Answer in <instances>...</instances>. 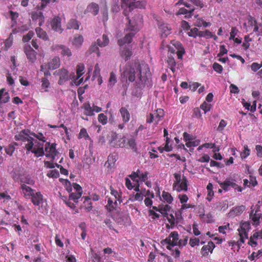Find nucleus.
<instances>
[{
  "label": "nucleus",
  "instance_id": "obj_20",
  "mask_svg": "<svg viewBox=\"0 0 262 262\" xmlns=\"http://www.w3.org/2000/svg\"><path fill=\"white\" fill-rule=\"evenodd\" d=\"M173 45L176 49H177L176 54H177L178 59H182L183 55L185 52L182 44L180 42L176 41Z\"/></svg>",
  "mask_w": 262,
  "mask_h": 262
},
{
  "label": "nucleus",
  "instance_id": "obj_31",
  "mask_svg": "<svg viewBox=\"0 0 262 262\" xmlns=\"http://www.w3.org/2000/svg\"><path fill=\"white\" fill-rule=\"evenodd\" d=\"M32 152L35 154L36 157H41L45 155L43 147L40 145L39 148H33L31 150Z\"/></svg>",
  "mask_w": 262,
  "mask_h": 262
},
{
  "label": "nucleus",
  "instance_id": "obj_26",
  "mask_svg": "<svg viewBox=\"0 0 262 262\" xmlns=\"http://www.w3.org/2000/svg\"><path fill=\"white\" fill-rule=\"evenodd\" d=\"M87 9L93 15H96L99 12V6L96 3H92L88 6Z\"/></svg>",
  "mask_w": 262,
  "mask_h": 262
},
{
  "label": "nucleus",
  "instance_id": "obj_52",
  "mask_svg": "<svg viewBox=\"0 0 262 262\" xmlns=\"http://www.w3.org/2000/svg\"><path fill=\"white\" fill-rule=\"evenodd\" d=\"M34 35V32L33 31H29L28 34L23 37V41L24 42H28L30 40Z\"/></svg>",
  "mask_w": 262,
  "mask_h": 262
},
{
  "label": "nucleus",
  "instance_id": "obj_14",
  "mask_svg": "<svg viewBox=\"0 0 262 262\" xmlns=\"http://www.w3.org/2000/svg\"><path fill=\"white\" fill-rule=\"evenodd\" d=\"M215 247L214 244L212 242H209L207 245L203 246L201 249V253L203 256L208 255V252H212Z\"/></svg>",
  "mask_w": 262,
  "mask_h": 262
},
{
  "label": "nucleus",
  "instance_id": "obj_10",
  "mask_svg": "<svg viewBox=\"0 0 262 262\" xmlns=\"http://www.w3.org/2000/svg\"><path fill=\"white\" fill-rule=\"evenodd\" d=\"M61 18L58 16H55L51 21V26L53 30L61 33L63 29L61 28Z\"/></svg>",
  "mask_w": 262,
  "mask_h": 262
},
{
  "label": "nucleus",
  "instance_id": "obj_28",
  "mask_svg": "<svg viewBox=\"0 0 262 262\" xmlns=\"http://www.w3.org/2000/svg\"><path fill=\"white\" fill-rule=\"evenodd\" d=\"M159 26L162 35L167 36L170 33V28L168 27V25L162 23Z\"/></svg>",
  "mask_w": 262,
  "mask_h": 262
},
{
  "label": "nucleus",
  "instance_id": "obj_49",
  "mask_svg": "<svg viewBox=\"0 0 262 262\" xmlns=\"http://www.w3.org/2000/svg\"><path fill=\"white\" fill-rule=\"evenodd\" d=\"M98 121L102 124H105L107 122V118L104 114H100L98 115Z\"/></svg>",
  "mask_w": 262,
  "mask_h": 262
},
{
  "label": "nucleus",
  "instance_id": "obj_38",
  "mask_svg": "<svg viewBox=\"0 0 262 262\" xmlns=\"http://www.w3.org/2000/svg\"><path fill=\"white\" fill-rule=\"evenodd\" d=\"M82 193L80 192H72L70 194V199L75 202L77 203L78 200L81 196Z\"/></svg>",
  "mask_w": 262,
  "mask_h": 262
},
{
  "label": "nucleus",
  "instance_id": "obj_56",
  "mask_svg": "<svg viewBox=\"0 0 262 262\" xmlns=\"http://www.w3.org/2000/svg\"><path fill=\"white\" fill-rule=\"evenodd\" d=\"M238 31L236 27H232L230 32V39H234Z\"/></svg>",
  "mask_w": 262,
  "mask_h": 262
},
{
  "label": "nucleus",
  "instance_id": "obj_36",
  "mask_svg": "<svg viewBox=\"0 0 262 262\" xmlns=\"http://www.w3.org/2000/svg\"><path fill=\"white\" fill-rule=\"evenodd\" d=\"M83 41V39L82 36L78 35L74 37L73 43L75 46L78 47L81 45Z\"/></svg>",
  "mask_w": 262,
  "mask_h": 262
},
{
  "label": "nucleus",
  "instance_id": "obj_27",
  "mask_svg": "<svg viewBox=\"0 0 262 262\" xmlns=\"http://www.w3.org/2000/svg\"><path fill=\"white\" fill-rule=\"evenodd\" d=\"M245 209V207L243 205L237 206L233 208L230 212V215H237L242 213Z\"/></svg>",
  "mask_w": 262,
  "mask_h": 262
},
{
  "label": "nucleus",
  "instance_id": "obj_50",
  "mask_svg": "<svg viewBox=\"0 0 262 262\" xmlns=\"http://www.w3.org/2000/svg\"><path fill=\"white\" fill-rule=\"evenodd\" d=\"M244 151L242 152L241 156L242 159H245L250 155V149L248 148L247 145L244 146Z\"/></svg>",
  "mask_w": 262,
  "mask_h": 262
},
{
  "label": "nucleus",
  "instance_id": "obj_12",
  "mask_svg": "<svg viewBox=\"0 0 262 262\" xmlns=\"http://www.w3.org/2000/svg\"><path fill=\"white\" fill-rule=\"evenodd\" d=\"M24 51L28 59L33 62L36 60V52L30 46H26Z\"/></svg>",
  "mask_w": 262,
  "mask_h": 262
},
{
  "label": "nucleus",
  "instance_id": "obj_34",
  "mask_svg": "<svg viewBox=\"0 0 262 262\" xmlns=\"http://www.w3.org/2000/svg\"><path fill=\"white\" fill-rule=\"evenodd\" d=\"M17 145H18V144L16 143H15L13 144H9L8 146V147H6L5 149L6 153L9 155L11 156L15 150V146H17Z\"/></svg>",
  "mask_w": 262,
  "mask_h": 262
},
{
  "label": "nucleus",
  "instance_id": "obj_33",
  "mask_svg": "<svg viewBox=\"0 0 262 262\" xmlns=\"http://www.w3.org/2000/svg\"><path fill=\"white\" fill-rule=\"evenodd\" d=\"M116 205H117L116 201L114 203L112 200H111L110 199H109L108 200L107 204L106 206V207L107 210L109 212H112L115 209Z\"/></svg>",
  "mask_w": 262,
  "mask_h": 262
},
{
  "label": "nucleus",
  "instance_id": "obj_55",
  "mask_svg": "<svg viewBox=\"0 0 262 262\" xmlns=\"http://www.w3.org/2000/svg\"><path fill=\"white\" fill-rule=\"evenodd\" d=\"M244 224L241 227V229H238L239 236L243 235L244 238H248V233H247L245 229L243 227Z\"/></svg>",
  "mask_w": 262,
  "mask_h": 262
},
{
  "label": "nucleus",
  "instance_id": "obj_1",
  "mask_svg": "<svg viewBox=\"0 0 262 262\" xmlns=\"http://www.w3.org/2000/svg\"><path fill=\"white\" fill-rule=\"evenodd\" d=\"M122 75L129 81H135L136 86L140 89L149 84L151 76L148 65L138 62L127 64Z\"/></svg>",
  "mask_w": 262,
  "mask_h": 262
},
{
  "label": "nucleus",
  "instance_id": "obj_47",
  "mask_svg": "<svg viewBox=\"0 0 262 262\" xmlns=\"http://www.w3.org/2000/svg\"><path fill=\"white\" fill-rule=\"evenodd\" d=\"M47 176L50 178H57L59 177V173L57 170H52L47 173Z\"/></svg>",
  "mask_w": 262,
  "mask_h": 262
},
{
  "label": "nucleus",
  "instance_id": "obj_44",
  "mask_svg": "<svg viewBox=\"0 0 262 262\" xmlns=\"http://www.w3.org/2000/svg\"><path fill=\"white\" fill-rule=\"evenodd\" d=\"M194 10V9L193 8L190 9L189 10H188L184 8H181L179 9V10L178 11V14H187L189 13V16H191V13H193Z\"/></svg>",
  "mask_w": 262,
  "mask_h": 262
},
{
  "label": "nucleus",
  "instance_id": "obj_42",
  "mask_svg": "<svg viewBox=\"0 0 262 262\" xmlns=\"http://www.w3.org/2000/svg\"><path fill=\"white\" fill-rule=\"evenodd\" d=\"M116 81H117V79H116V75L113 72H112L110 74V77L109 81H108V82H109L108 84L110 86H113L115 84V83L116 82Z\"/></svg>",
  "mask_w": 262,
  "mask_h": 262
},
{
  "label": "nucleus",
  "instance_id": "obj_19",
  "mask_svg": "<svg viewBox=\"0 0 262 262\" xmlns=\"http://www.w3.org/2000/svg\"><path fill=\"white\" fill-rule=\"evenodd\" d=\"M187 179L185 177L183 176L182 179V181L180 182L179 184L177 185L178 187L176 188L178 191H180L181 190H184L186 191L188 189V184H187Z\"/></svg>",
  "mask_w": 262,
  "mask_h": 262
},
{
  "label": "nucleus",
  "instance_id": "obj_32",
  "mask_svg": "<svg viewBox=\"0 0 262 262\" xmlns=\"http://www.w3.org/2000/svg\"><path fill=\"white\" fill-rule=\"evenodd\" d=\"M32 18L33 19H39L40 20H43L44 19L43 13L40 10L33 12L32 14Z\"/></svg>",
  "mask_w": 262,
  "mask_h": 262
},
{
  "label": "nucleus",
  "instance_id": "obj_35",
  "mask_svg": "<svg viewBox=\"0 0 262 262\" xmlns=\"http://www.w3.org/2000/svg\"><path fill=\"white\" fill-rule=\"evenodd\" d=\"M83 108L85 111H86V114L89 116H92L94 115L93 112L94 110H93L92 107L91 106L90 103H86L83 104Z\"/></svg>",
  "mask_w": 262,
  "mask_h": 262
},
{
  "label": "nucleus",
  "instance_id": "obj_30",
  "mask_svg": "<svg viewBox=\"0 0 262 262\" xmlns=\"http://www.w3.org/2000/svg\"><path fill=\"white\" fill-rule=\"evenodd\" d=\"M36 32L38 37L42 38L45 40H47L48 39V37L46 32L45 31H43L41 28H37L36 29Z\"/></svg>",
  "mask_w": 262,
  "mask_h": 262
},
{
  "label": "nucleus",
  "instance_id": "obj_62",
  "mask_svg": "<svg viewBox=\"0 0 262 262\" xmlns=\"http://www.w3.org/2000/svg\"><path fill=\"white\" fill-rule=\"evenodd\" d=\"M139 173H140V170H138L137 171V172H134L132 174H130L129 176V177L132 179V180H133L134 181H136L138 182V181L137 180H136V179L137 178H139Z\"/></svg>",
  "mask_w": 262,
  "mask_h": 262
},
{
  "label": "nucleus",
  "instance_id": "obj_51",
  "mask_svg": "<svg viewBox=\"0 0 262 262\" xmlns=\"http://www.w3.org/2000/svg\"><path fill=\"white\" fill-rule=\"evenodd\" d=\"M118 0H114L113 2V3L112 4V11L113 12H118L120 8L118 5Z\"/></svg>",
  "mask_w": 262,
  "mask_h": 262
},
{
  "label": "nucleus",
  "instance_id": "obj_39",
  "mask_svg": "<svg viewBox=\"0 0 262 262\" xmlns=\"http://www.w3.org/2000/svg\"><path fill=\"white\" fill-rule=\"evenodd\" d=\"M89 52H90V53H96L97 56L98 57L100 56V53L99 52V48L96 43H93L89 49Z\"/></svg>",
  "mask_w": 262,
  "mask_h": 262
},
{
  "label": "nucleus",
  "instance_id": "obj_23",
  "mask_svg": "<svg viewBox=\"0 0 262 262\" xmlns=\"http://www.w3.org/2000/svg\"><path fill=\"white\" fill-rule=\"evenodd\" d=\"M120 113L121 115L123 121L124 123L127 122L130 119V114L126 108L121 107L120 109Z\"/></svg>",
  "mask_w": 262,
  "mask_h": 262
},
{
  "label": "nucleus",
  "instance_id": "obj_18",
  "mask_svg": "<svg viewBox=\"0 0 262 262\" xmlns=\"http://www.w3.org/2000/svg\"><path fill=\"white\" fill-rule=\"evenodd\" d=\"M31 201L34 205L39 206L42 200V195L40 192H35L32 196Z\"/></svg>",
  "mask_w": 262,
  "mask_h": 262
},
{
  "label": "nucleus",
  "instance_id": "obj_16",
  "mask_svg": "<svg viewBox=\"0 0 262 262\" xmlns=\"http://www.w3.org/2000/svg\"><path fill=\"white\" fill-rule=\"evenodd\" d=\"M21 188L23 190V193H24L25 197L26 198L32 196L35 193L34 190L25 184L21 185Z\"/></svg>",
  "mask_w": 262,
  "mask_h": 262
},
{
  "label": "nucleus",
  "instance_id": "obj_22",
  "mask_svg": "<svg viewBox=\"0 0 262 262\" xmlns=\"http://www.w3.org/2000/svg\"><path fill=\"white\" fill-rule=\"evenodd\" d=\"M97 43L99 47H104L108 44L109 39L106 35L103 34L101 38L97 39Z\"/></svg>",
  "mask_w": 262,
  "mask_h": 262
},
{
  "label": "nucleus",
  "instance_id": "obj_64",
  "mask_svg": "<svg viewBox=\"0 0 262 262\" xmlns=\"http://www.w3.org/2000/svg\"><path fill=\"white\" fill-rule=\"evenodd\" d=\"M256 150L257 151V155L258 157H262V146L259 145L256 146Z\"/></svg>",
  "mask_w": 262,
  "mask_h": 262
},
{
  "label": "nucleus",
  "instance_id": "obj_25",
  "mask_svg": "<svg viewBox=\"0 0 262 262\" xmlns=\"http://www.w3.org/2000/svg\"><path fill=\"white\" fill-rule=\"evenodd\" d=\"M101 3L103 5V7L101 9V12L103 15V21H106L108 19V12H107V8L106 6V2L105 0H101Z\"/></svg>",
  "mask_w": 262,
  "mask_h": 262
},
{
  "label": "nucleus",
  "instance_id": "obj_8",
  "mask_svg": "<svg viewBox=\"0 0 262 262\" xmlns=\"http://www.w3.org/2000/svg\"><path fill=\"white\" fill-rule=\"evenodd\" d=\"M146 2L145 1H137L134 2H130L127 5H125L126 8L124 10V14L125 15L127 16L128 11L130 12L134 8H142L145 7Z\"/></svg>",
  "mask_w": 262,
  "mask_h": 262
},
{
  "label": "nucleus",
  "instance_id": "obj_40",
  "mask_svg": "<svg viewBox=\"0 0 262 262\" xmlns=\"http://www.w3.org/2000/svg\"><path fill=\"white\" fill-rule=\"evenodd\" d=\"M84 70V66L83 64L80 63L77 65V79H79V77L83 74V71Z\"/></svg>",
  "mask_w": 262,
  "mask_h": 262
},
{
  "label": "nucleus",
  "instance_id": "obj_41",
  "mask_svg": "<svg viewBox=\"0 0 262 262\" xmlns=\"http://www.w3.org/2000/svg\"><path fill=\"white\" fill-rule=\"evenodd\" d=\"M127 145L129 146V147L135 151H137V148L136 146V143L135 142V140L133 138L129 139L127 142Z\"/></svg>",
  "mask_w": 262,
  "mask_h": 262
},
{
  "label": "nucleus",
  "instance_id": "obj_24",
  "mask_svg": "<svg viewBox=\"0 0 262 262\" xmlns=\"http://www.w3.org/2000/svg\"><path fill=\"white\" fill-rule=\"evenodd\" d=\"M79 23L75 19H70L67 24V28L68 29H74L76 30L79 29Z\"/></svg>",
  "mask_w": 262,
  "mask_h": 262
},
{
  "label": "nucleus",
  "instance_id": "obj_11",
  "mask_svg": "<svg viewBox=\"0 0 262 262\" xmlns=\"http://www.w3.org/2000/svg\"><path fill=\"white\" fill-rule=\"evenodd\" d=\"M220 186L225 191H228L229 187H231L235 189H237L238 191L241 192L242 189L233 182L226 180L223 183H220Z\"/></svg>",
  "mask_w": 262,
  "mask_h": 262
},
{
  "label": "nucleus",
  "instance_id": "obj_15",
  "mask_svg": "<svg viewBox=\"0 0 262 262\" xmlns=\"http://www.w3.org/2000/svg\"><path fill=\"white\" fill-rule=\"evenodd\" d=\"M60 65V60L59 57H55L48 64V69L55 70L57 69Z\"/></svg>",
  "mask_w": 262,
  "mask_h": 262
},
{
  "label": "nucleus",
  "instance_id": "obj_2",
  "mask_svg": "<svg viewBox=\"0 0 262 262\" xmlns=\"http://www.w3.org/2000/svg\"><path fill=\"white\" fill-rule=\"evenodd\" d=\"M25 130H23L20 134L15 136L16 140H21L24 144L25 148L27 151H30L33 148L34 145L37 142V140L28 135L24 136Z\"/></svg>",
  "mask_w": 262,
  "mask_h": 262
},
{
  "label": "nucleus",
  "instance_id": "obj_5",
  "mask_svg": "<svg viewBox=\"0 0 262 262\" xmlns=\"http://www.w3.org/2000/svg\"><path fill=\"white\" fill-rule=\"evenodd\" d=\"M111 146L115 148H123L126 144V139L124 137L119 138L116 133H112L111 139L109 140Z\"/></svg>",
  "mask_w": 262,
  "mask_h": 262
},
{
  "label": "nucleus",
  "instance_id": "obj_54",
  "mask_svg": "<svg viewBox=\"0 0 262 262\" xmlns=\"http://www.w3.org/2000/svg\"><path fill=\"white\" fill-rule=\"evenodd\" d=\"M213 68L215 71L219 73H222L223 71V68L221 65L218 63L214 62L213 64Z\"/></svg>",
  "mask_w": 262,
  "mask_h": 262
},
{
  "label": "nucleus",
  "instance_id": "obj_13",
  "mask_svg": "<svg viewBox=\"0 0 262 262\" xmlns=\"http://www.w3.org/2000/svg\"><path fill=\"white\" fill-rule=\"evenodd\" d=\"M54 49L59 51L61 55L63 56H67L70 57L72 55V53L70 50L67 47L63 45H55Z\"/></svg>",
  "mask_w": 262,
  "mask_h": 262
},
{
  "label": "nucleus",
  "instance_id": "obj_53",
  "mask_svg": "<svg viewBox=\"0 0 262 262\" xmlns=\"http://www.w3.org/2000/svg\"><path fill=\"white\" fill-rule=\"evenodd\" d=\"M174 177L176 179V182L173 184V188H176L177 187V185L179 184L180 182L182 181V179H181L180 173H174Z\"/></svg>",
  "mask_w": 262,
  "mask_h": 262
},
{
  "label": "nucleus",
  "instance_id": "obj_48",
  "mask_svg": "<svg viewBox=\"0 0 262 262\" xmlns=\"http://www.w3.org/2000/svg\"><path fill=\"white\" fill-rule=\"evenodd\" d=\"M201 109H202L204 113H206L210 110L211 107V104H208L206 102H204L200 106Z\"/></svg>",
  "mask_w": 262,
  "mask_h": 262
},
{
  "label": "nucleus",
  "instance_id": "obj_7",
  "mask_svg": "<svg viewBox=\"0 0 262 262\" xmlns=\"http://www.w3.org/2000/svg\"><path fill=\"white\" fill-rule=\"evenodd\" d=\"M45 151L46 152V156L48 158H51L52 161H54L55 157L58 154V151L56 149V144H50V142H47L45 146Z\"/></svg>",
  "mask_w": 262,
  "mask_h": 262
},
{
  "label": "nucleus",
  "instance_id": "obj_58",
  "mask_svg": "<svg viewBox=\"0 0 262 262\" xmlns=\"http://www.w3.org/2000/svg\"><path fill=\"white\" fill-rule=\"evenodd\" d=\"M227 50L225 48L224 45H222L220 46V53L217 54V57H221L223 56L224 54L227 53Z\"/></svg>",
  "mask_w": 262,
  "mask_h": 262
},
{
  "label": "nucleus",
  "instance_id": "obj_46",
  "mask_svg": "<svg viewBox=\"0 0 262 262\" xmlns=\"http://www.w3.org/2000/svg\"><path fill=\"white\" fill-rule=\"evenodd\" d=\"M100 69L99 68V64L97 63L95 66L94 71L93 72V79L96 77H99L100 76Z\"/></svg>",
  "mask_w": 262,
  "mask_h": 262
},
{
  "label": "nucleus",
  "instance_id": "obj_61",
  "mask_svg": "<svg viewBox=\"0 0 262 262\" xmlns=\"http://www.w3.org/2000/svg\"><path fill=\"white\" fill-rule=\"evenodd\" d=\"M199 30L196 28H193L188 33L189 36L195 37L198 35Z\"/></svg>",
  "mask_w": 262,
  "mask_h": 262
},
{
  "label": "nucleus",
  "instance_id": "obj_43",
  "mask_svg": "<svg viewBox=\"0 0 262 262\" xmlns=\"http://www.w3.org/2000/svg\"><path fill=\"white\" fill-rule=\"evenodd\" d=\"M155 115L156 119L157 120H156V123L157 124L161 119L164 116V111L162 109H158Z\"/></svg>",
  "mask_w": 262,
  "mask_h": 262
},
{
  "label": "nucleus",
  "instance_id": "obj_45",
  "mask_svg": "<svg viewBox=\"0 0 262 262\" xmlns=\"http://www.w3.org/2000/svg\"><path fill=\"white\" fill-rule=\"evenodd\" d=\"M79 138H84L85 139H90V137L85 128H82L79 134Z\"/></svg>",
  "mask_w": 262,
  "mask_h": 262
},
{
  "label": "nucleus",
  "instance_id": "obj_37",
  "mask_svg": "<svg viewBox=\"0 0 262 262\" xmlns=\"http://www.w3.org/2000/svg\"><path fill=\"white\" fill-rule=\"evenodd\" d=\"M162 197L165 201L169 204L171 203L173 201L172 196L168 192L163 191L162 192Z\"/></svg>",
  "mask_w": 262,
  "mask_h": 262
},
{
  "label": "nucleus",
  "instance_id": "obj_63",
  "mask_svg": "<svg viewBox=\"0 0 262 262\" xmlns=\"http://www.w3.org/2000/svg\"><path fill=\"white\" fill-rule=\"evenodd\" d=\"M230 92L232 93L237 94L239 92V89L235 85L231 84L230 86Z\"/></svg>",
  "mask_w": 262,
  "mask_h": 262
},
{
  "label": "nucleus",
  "instance_id": "obj_21",
  "mask_svg": "<svg viewBox=\"0 0 262 262\" xmlns=\"http://www.w3.org/2000/svg\"><path fill=\"white\" fill-rule=\"evenodd\" d=\"M10 100V96L8 92H5V89L0 90V103H5L8 102Z\"/></svg>",
  "mask_w": 262,
  "mask_h": 262
},
{
  "label": "nucleus",
  "instance_id": "obj_6",
  "mask_svg": "<svg viewBox=\"0 0 262 262\" xmlns=\"http://www.w3.org/2000/svg\"><path fill=\"white\" fill-rule=\"evenodd\" d=\"M54 74H56L59 77L58 83L59 85H62L64 82L69 80L70 78L74 79L75 77L74 73L69 74V72L66 69L62 68L56 71Z\"/></svg>",
  "mask_w": 262,
  "mask_h": 262
},
{
  "label": "nucleus",
  "instance_id": "obj_60",
  "mask_svg": "<svg viewBox=\"0 0 262 262\" xmlns=\"http://www.w3.org/2000/svg\"><path fill=\"white\" fill-rule=\"evenodd\" d=\"M226 122L223 119L221 120L220 122L219 125L217 127V130L220 132L222 131L224 129V127L226 126Z\"/></svg>",
  "mask_w": 262,
  "mask_h": 262
},
{
  "label": "nucleus",
  "instance_id": "obj_57",
  "mask_svg": "<svg viewBox=\"0 0 262 262\" xmlns=\"http://www.w3.org/2000/svg\"><path fill=\"white\" fill-rule=\"evenodd\" d=\"M262 66V61L261 64H258L256 62H253L251 66V68L252 71L254 72L257 71L258 69H259Z\"/></svg>",
  "mask_w": 262,
  "mask_h": 262
},
{
  "label": "nucleus",
  "instance_id": "obj_4",
  "mask_svg": "<svg viewBox=\"0 0 262 262\" xmlns=\"http://www.w3.org/2000/svg\"><path fill=\"white\" fill-rule=\"evenodd\" d=\"M179 234L177 232H172L169 236L165 239L161 241V244L163 245H167L166 248L170 250H172V248L179 244Z\"/></svg>",
  "mask_w": 262,
  "mask_h": 262
},
{
  "label": "nucleus",
  "instance_id": "obj_29",
  "mask_svg": "<svg viewBox=\"0 0 262 262\" xmlns=\"http://www.w3.org/2000/svg\"><path fill=\"white\" fill-rule=\"evenodd\" d=\"M132 53L129 49L123 48L121 49V56L125 59V61L127 60L132 56Z\"/></svg>",
  "mask_w": 262,
  "mask_h": 262
},
{
  "label": "nucleus",
  "instance_id": "obj_59",
  "mask_svg": "<svg viewBox=\"0 0 262 262\" xmlns=\"http://www.w3.org/2000/svg\"><path fill=\"white\" fill-rule=\"evenodd\" d=\"M193 5L202 8L204 7V4L200 0H189Z\"/></svg>",
  "mask_w": 262,
  "mask_h": 262
},
{
  "label": "nucleus",
  "instance_id": "obj_9",
  "mask_svg": "<svg viewBox=\"0 0 262 262\" xmlns=\"http://www.w3.org/2000/svg\"><path fill=\"white\" fill-rule=\"evenodd\" d=\"M126 34L125 36L121 39L118 40V44L119 46H121L124 45L125 43H129L132 40L133 37L135 35V33L137 32L132 31L130 30L127 29L126 30Z\"/></svg>",
  "mask_w": 262,
  "mask_h": 262
},
{
  "label": "nucleus",
  "instance_id": "obj_17",
  "mask_svg": "<svg viewBox=\"0 0 262 262\" xmlns=\"http://www.w3.org/2000/svg\"><path fill=\"white\" fill-rule=\"evenodd\" d=\"M259 212V211L257 210L255 211V213L253 214V211H252L250 214V219L256 225H257L259 224L260 219L262 220L261 214Z\"/></svg>",
  "mask_w": 262,
  "mask_h": 262
},
{
  "label": "nucleus",
  "instance_id": "obj_3",
  "mask_svg": "<svg viewBox=\"0 0 262 262\" xmlns=\"http://www.w3.org/2000/svg\"><path fill=\"white\" fill-rule=\"evenodd\" d=\"M128 24L127 26V29L132 31L137 32L140 27L142 26L143 23L142 16L140 14H135L134 17L130 19L128 17H127Z\"/></svg>",
  "mask_w": 262,
  "mask_h": 262
}]
</instances>
